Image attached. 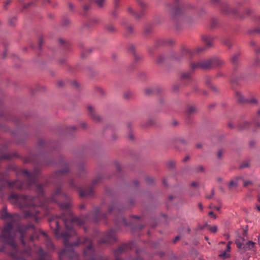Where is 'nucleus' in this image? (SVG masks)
Listing matches in <instances>:
<instances>
[{
    "mask_svg": "<svg viewBox=\"0 0 260 260\" xmlns=\"http://www.w3.org/2000/svg\"><path fill=\"white\" fill-rule=\"evenodd\" d=\"M212 67H220L223 66L225 63V62L222 60L221 59L218 57H213L212 58Z\"/></svg>",
    "mask_w": 260,
    "mask_h": 260,
    "instance_id": "15",
    "label": "nucleus"
},
{
    "mask_svg": "<svg viewBox=\"0 0 260 260\" xmlns=\"http://www.w3.org/2000/svg\"><path fill=\"white\" fill-rule=\"evenodd\" d=\"M128 138L129 140H133L134 139V135L132 133H130L128 135Z\"/></svg>",
    "mask_w": 260,
    "mask_h": 260,
    "instance_id": "53",
    "label": "nucleus"
},
{
    "mask_svg": "<svg viewBox=\"0 0 260 260\" xmlns=\"http://www.w3.org/2000/svg\"><path fill=\"white\" fill-rule=\"evenodd\" d=\"M12 155L7 152L6 147L0 149V161L3 160L10 159Z\"/></svg>",
    "mask_w": 260,
    "mask_h": 260,
    "instance_id": "12",
    "label": "nucleus"
},
{
    "mask_svg": "<svg viewBox=\"0 0 260 260\" xmlns=\"http://www.w3.org/2000/svg\"><path fill=\"white\" fill-rule=\"evenodd\" d=\"M152 31V27L150 26H147L144 28V32L147 35L150 33Z\"/></svg>",
    "mask_w": 260,
    "mask_h": 260,
    "instance_id": "32",
    "label": "nucleus"
},
{
    "mask_svg": "<svg viewBox=\"0 0 260 260\" xmlns=\"http://www.w3.org/2000/svg\"><path fill=\"white\" fill-rule=\"evenodd\" d=\"M102 179V176L101 175H98L92 181L91 185L85 188H81L78 187L75 183L74 180L73 179H71L69 180V183L70 188L78 191L81 198H89L93 196L94 190L93 187L99 183Z\"/></svg>",
    "mask_w": 260,
    "mask_h": 260,
    "instance_id": "4",
    "label": "nucleus"
},
{
    "mask_svg": "<svg viewBox=\"0 0 260 260\" xmlns=\"http://www.w3.org/2000/svg\"><path fill=\"white\" fill-rule=\"evenodd\" d=\"M38 253L41 256L39 260H45L44 256L45 255L46 253L42 248L40 247L38 249Z\"/></svg>",
    "mask_w": 260,
    "mask_h": 260,
    "instance_id": "24",
    "label": "nucleus"
},
{
    "mask_svg": "<svg viewBox=\"0 0 260 260\" xmlns=\"http://www.w3.org/2000/svg\"><path fill=\"white\" fill-rule=\"evenodd\" d=\"M146 181L148 183L150 184L153 182V179L150 177H147L146 178Z\"/></svg>",
    "mask_w": 260,
    "mask_h": 260,
    "instance_id": "42",
    "label": "nucleus"
},
{
    "mask_svg": "<svg viewBox=\"0 0 260 260\" xmlns=\"http://www.w3.org/2000/svg\"><path fill=\"white\" fill-rule=\"evenodd\" d=\"M95 3L99 7H102L105 4V0H95Z\"/></svg>",
    "mask_w": 260,
    "mask_h": 260,
    "instance_id": "30",
    "label": "nucleus"
},
{
    "mask_svg": "<svg viewBox=\"0 0 260 260\" xmlns=\"http://www.w3.org/2000/svg\"><path fill=\"white\" fill-rule=\"evenodd\" d=\"M19 232L21 235L20 241L23 246H25L24 239L27 235H30L29 240L32 241L35 239L39 238L41 235L45 238L46 245L49 250H53L54 246L51 240L47 236L43 231L37 230L35 226L31 224L20 225L18 228Z\"/></svg>",
    "mask_w": 260,
    "mask_h": 260,
    "instance_id": "2",
    "label": "nucleus"
},
{
    "mask_svg": "<svg viewBox=\"0 0 260 260\" xmlns=\"http://www.w3.org/2000/svg\"><path fill=\"white\" fill-rule=\"evenodd\" d=\"M1 218L2 219L13 220V215L7 212V207L6 206H4L1 210Z\"/></svg>",
    "mask_w": 260,
    "mask_h": 260,
    "instance_id": "11",
    "label": "nucleus"
},
{
    "mask_svg": "<svg viewBox=\"0 0 260 260\" xmlns=\"http://www.w3.org/2000/svg\"><path fill=\"white\" fill-rule=\"evenodd\" d=\"M24 252L26 254H28V255L30 254V248L29 247L26 248V249L24 251Z\"/></svg>",
    "mask_w": 260,
    "mask_h": 260,
    "instance_id": "50",
    "label": "nucleus"
},
{
    "mask_svg": "<svg viewBox=\"0 0 260 260\" xmlns=\"http://www.w3.org/2000/svg\"><path fill=\"white\" fill-rule=\"evenodd\" d=\"M125 28L127 35L133 34L135 31L134 27L131 25H125Z\"/></svg>",
    "mask_w": 260,
    "mask_h": 260,
    "instance_id": "21",
    "label": "nucleus"
},
{
    "mask_svg": "<svg viewBox=\"0 0 260 260\" xmlns=\"http://www.w3.org/2000/svg\"><path fill=\"white\" fill-rule=\"evenodd\" d=\"M115 241V231L114 229H111L108 232L104 234L103 238L99 240V243L100 244H109Z\"/></svg>",
    "mask_w": 260,
    "mask_h": 260,
    "instance_id": "9",
    "label": "nucleus"
},
{
    "mask_svg": "<svg viewBox=\"0 0 260 260\" xmlns=\"http://www.w3.org/2000/svg\"><path fill=\"white\" fill-rule=\"evenodd\" d=\"M159 43V45H164V44H167L168 45H171L174 43V42L171 39H168V40H160L158 42Z\"/></svg>",
    "mask_w": 260,
    "mask_h": 260,
    "instance_id": "22",
    "label": "nucleus"
},
{
    "mask_svg": "<svg viewBox=\"0 0 260 260\" xmlns=\"http://www.w3.org/2000/svg\"><path fill=\"white\" fill-rule=\"evenodd\" d=\"M87 110L88 114L90 115V117L93 120L96 122H100L101 121V117L98 114H96L94 108L92 106L90 105L88 106Z\"/></svg>",
    "mask_w": 260,
    "mask_h": 260,
    "instance_id": "10",
    "label": "nucleus"
},
{
    "mask_svg": "<svg viewBox=\"0 0 260 260\" xmlns=\"http://www.w3.org/2000/svg\"><path fill=\"white\" fill-rule=\"evenodd\" d=\"M236 98L237 101L241 104H248L252 105L257 106L259 103L258 101L254 97L250 98H245L241 93L239 91H236L235 93Z\"/></svg>",
    "mask_w": 260,
    "mask_h": 260,
    "instance_id": "7",
    "label": "nucleus"
},
{
    "mask_svg": "<svg viewBox=\"0 0 260 260\" xmlns=\"http://www.w3.org/2000/svg\"><path fill=\"white\" fill-rule=\"evenodd\" d=\"M255 144V142L254 141H251L250 142H249V145H250L251 147H253L254 146Z\"/></svg>",
    "mask_w": 260,
    "mask_h": 260,
    "instance_id": "62",
    "label": "nucleus"
},
{
    "mask_svg": "<svg viewBox=\"0 0 260 260\" xmlns=\"http://www.w3.org/2000/svg\"><path fill=\"white\" fill-rule=\"evenodd\" d=\"M70 23V21L67 19H64L63 21V24L64 25H67L68 24H69Z\"/></svg>",
    "mask_w": 260,
    "mask_h": 260,
    "instance_id": "51",
    "label": "nucleus"
},
{
    "mask_svg": "<svg viewBox=\"0 0 260 260\" xmlns=\"http://www.w3.org/2000/svg\"><path fill=\"white\" fill-rule=\"evenodd\" d=\"M192 70L197 69L207 70L212 68V58L207 60H201L197 62H192L190 64Z\"/></svg>",
    "mask_w": 260,
    "mask_h": 260,
    "instance_id": "6",
    "label": "nucleus"
},
{
    "mask_svg": "<svg viewBox=\"0 0 260 260\" xmlns=\"http://www.w3.org/2000/svg\"><path fill=\"white\" fill-rule=\"evenodd\" d=\"M204 169L203 166H200L196 168V172H203Z\"/></svg>",
    "mask_w": 260,
    "mask_h": 260,
    "instance_id": "41",
    "label": "nucleus"
},
{
    "mask_svg": "<svg viewBox=\"0 0 260 260\" xmlns=\"http://www.w3.org/2000/svg\"><path fill=\"white\" fill-rule=\"evenodd\" d=\"M13 228V223L9 222L5 225L3 229L1 238L3 244L0 246V252L6 253L14 258L17 259L22 254L11 235Z\"/></svg>",
    "mask_w": 260,
    "mask_h": 260,
    "instance_id": "1",
    "label": "nucleus"
},
{
    "mask_svg": "<svg viewBox=\"0 0 260 260\" xmlns=\"http://www.w3.org/2000/svg\"><path fill=\"white\" fill-rule=\"evenodd\" d=\"M202 40L205 43L206 45L208 47H211L212 45V39L210 37L208 36H203Z\"/></svg>",
    "mask_w": 260,
    "mask_h": 260,
    "instance_id": "19",
    "label": "nucleus"
},
{
    "mask_svg": "<svg viewBox=\"0 0 260 260\" xmlns=\"http://www.w3.org/2000/svg\"><path fill=\"white\" fill-rule=\"evenodd\" d=\"M11 3V0H7L4 3V8L7 9V6Z\"/></svg>",
    "mask_w": 260,
    "mask_h": 260,
    "instance_id": "43",
    "label": "nucleus"
},
{
    "mask_svg": "<svg viewBox=\"0 0 260 260\" xmlns=\"http://www.w3.org/2000/svg\"><path fill=\"white\" fill-rule=\"evenodd\" d=\"M254 64L255 66H259L260 64V59L258 58H256L254 61Z\"/></svg>",
    "mask_w": 260,
    "mask_h": 260,
    "instance_id": "49",
    "label": "nucleus"
},
{
    "mask_svg": "<svg viewBox=\"0 0 260 260\" xmlns=\"http://www.w3.org/2000/svg\"><path fill=\"white\" fill-rule=\"evenodd\" d=\"M128 50L131 52H132V53H133V54H135L136 53H135V47L134 45L131 44V45H129L128 47Z\"/></svg>",
    "mask_w": 260,
    "mask_h": 260,
    "instance_id": "34",
    "label": "nucleus"
},
{
    "mask_svg": "<svg viewBox=\"0 0 260 260\" xmlns=\"http://www.w3.org/2000/svg\"><path fill=\"white\" fill-rule=\"evenodd\" d=\"M209 215L213 216L215 218H216V216H215V215L214 214V212L213 211L209 212Z\"/></svg>",
    "mask_w": 260,
    "mask_h": 260,
    "instance_id": "61",
    "label": "nucleus"
},
{
    "mask_svg": "<svg viewBox=\"0 0 260 260\" xmlns=\"http://www.w3.org/2000/svg\"><path fill=\"white\" fill-rule=\"evenodd\" d=\"M220 0H211V2L213 4H217L219 2Z\"/></svg>",
    "mask_w": 260,
    "mask_h": 260,
    "instance_id": "64",
    "label": "nucleus"
},
{
    "mask_svg": "<svg viewBox=\"0 0 260 260\" xmlns=\"http://www.w3.org/2000/svg\"><path fill=\"white\" fill-rule=\"evenodd\" d=\"M209 230L211 232H213V233H215L217 230V228L216 226H210L209 227Z\"/></svg>",
    "mask_w": 260,
    "mask_h": 260,
    "instance_id": "40",
    "label": "nucleus"
},
{
    "mask_svg": "<svg viewBox=\"0 0 260 260\" xmlns=\"http://www.w3.org/2000/svg\"><path fill=\"white\" fill-rule=\"evenodd\" d=\"M16 21V19L15 18H12L10 21V23L12 24V25H14V22H15Z\"/></svg>",
    "mask_w": 260,
    "mask_h": 260,
    "instance_id": "63",
    "label": "nucleus"
},
{
    "mask_svg": "<svg viewBox=\"0 0 260 260\" xmlns=\"http://www.w3.org/2000/svg\"><path fill=\"white\" fill-rule=\"evenodd\" d=\"M148 125H152L154 123V119H150L148 120Z\"/></svg>",
    "mask_w": 260,
    "mask_h": 260,
    "instance_id": "55",
    "label": "nucleus"
},
{
    "mask_svg": "<svg viewBox=\"0 0 260 260\" xmlns=\"http://www.w3.org/2000/svg\"><path fill=\"white\" fill-rule=\"evenodd\" d=\"M252 11H253L252 9H251L250 8L246 9L245 10V12L246 13V15H250L252 13Z\"/></svg>",
    "mask_w": 260,
    "mask_h": 260,
    "instance_id": "46",
    "label": "nucleus"
},
{
    "mask_svg": "<svg viewBox=\"0 0 260 260\" xmlns=\"http://www.w3.org/2000/svg\"><path fill=\"white\" fill-rule=\"evenodd\" d=\"M145 92L146 94L149 95L153 92V90L151 88H148L145 89Z\"/></svg>",
    "mask_w": 260,
    "mask_h": 260,
    "instance_id": "38",
    "label": "nucleus"
},
{
    "mask_svg": "<svg viewBox=\"0 0 260 260\" xmlns=\"http://www.w3.org/2000/svg\"><path fill=\"white\" fill-rule=\"evenodd\" d=\"M134 57L135 62H137L138 61L141 60L142 58V57L140 55L136 53L134 54Z\"/></svg>",
    "mask_w": 260,
    "mask_h": 260,
    "instance_id": "31",
    "label": "nucleus"
},
{
    "mask_svg": "<svg viewBox=\"0 0 260 260\" xmlns=\"http://www.w3.org/2000/svg\"><path fill=\"white\" fill-rule=\"evenodd\" d=\"M137 3L141 9L140 13L135 12L131 7L127 8L128 13L133 15L137 20L140 19L144 14L145 9L147 6V4L141 0H138Z\"/></svg>",
    "mask_w": 260,
    "mask_h": 260,
    "instance_id": "8",
    "label": "nucleus"
},
{
    "mask_svg": "<svg viewBox=\"0 0 260 260\" xmlns=\"http://www.w3.org/2000/svg\"><path fill=\"white\" fill-rule=\"evenodd\" d=\"M87 124L85 122H82L81 123V127L82 128H85L86 127Z\"/></svg>",
    "mask_w": 260,
    "mask_h": 260,
    "instance_id": "58",
    "label": "nucleus"
},
{
    "mask_svg": "<svg viewBox=\"0 0 260 260\" xmlns=\"http://www.w3.org/2000/svg\"><path fill=\"white\" fill-rule=\"evenodd\" d=\"M175 4L169 3L167 4L165 7V11L175 19L180 18L186 23H190V18L185 14L187 9H192L193 6L190 4H188L182 7H180L177 4L178 0H175Z\"/></svg>",
    "mask_w": 260,
    "mask_h": 260,
    "instance_id": "3",
    "label": "nucleus"
},
{
    "mask_svg": "<svg viewBox=\"0 0 260 260\" xmlns=\"http://www.w3.org/2000/svg\"><path fill=\"white\" fill-rule=\"evenodd\" d=\"M164 59V57L163 56H160L157 59V62L158 63H161L163 61Z\"/></svg>",
    "mask_w": 260,
    "mask_h": 260,
    "instance_id": "45",
    "label": "nucleus"
},
{
    "mask_svg": "<svg viewBox=\"0 0 260 260\" xmlns=\"http://www.w3.org/2000/svg\"><path fill=\"white\" fill-rule=\"evenodd\" d=\"M210 88H211V89L213 90V91H217V88L216 87L213 86V85H210Z\"/></svg>",
    "mask_w": 260,
    "mask_h": 260,
    "instance_id": "59",
    "label": "nucleus"
},
{
    "mask_svg": "<svg viewBox=\"0 0 260 260\" xmlns=\"http://www.w3.org/2000/svg\"><path fill=\"white\" fill-rule=\"evenodd\" d=\"M204 50V48L198 47L194 50H191L187 48H183L180 54L175 56V58L178 60H182L184 58H190L196 54L202 52Z\"/></svg>",
    "mask_w": 260,
    "mask_h": 260,
    "instance_id": "5",
    "label": "nucleus"
},
{
    "mask_svg": "<svg viewBox=\"0 0 260 260\" xmlns=\"http://www.w3.org/2000/svg\"><path fill=\"white\" fill-rule=\"evenodd\" d=\"M259 118H260V108L258 109L255 116L253 117V118L252 119L253 124L257 127H260V120H259Z\"/></svg>",
    "mask_w": 260,
    "mask_h": 260,
    "instance_id": "17",
    "label": "nucleus"
},
{
    "mask_svg": "<svg viewBox=\"0 0 260 260\" xmlns=\"http://www.w3.org/2000/svg\"><path fill=\"white\" fill-rule=\"evenodd\" d=\"M115 167H116V170L118 171H119L120 170V168H121L120 165L118 162L115 163Z\"/></svg>",
    "mask_w": 260,
    "mask_h": 260,
    "instance_id": "48",
    "label": "nucleus"
},
{
    "mask_svg": "<svg viewBox=\"0 0 260 260\" xmlns=\"http://www.w3.org/2000/svg\"><path fill=\"white\" fill-rule=\"evenodd\" d=\"M236 244L237 245V247L241 250V252H243V247H244V243H241L239 241L237 240L236 241Z\"/></svg>",
    "mask_w": 260,
    "mask_h": 260,
    "instance_id": "28",
    "label": "nucleus"
},
{
    "mask_svg": "<svg viewBox=\"0 0 260 260\" xmlns=\"http://www.w3.org/2000/svg\"><path fill=\"white\" fill-rule=\"evenodd\" d=\"M252 184V182L251 181H246L244 183V186H247L249 184Z\"/></svg>",
    "mask_w": 260,
    "mask_h": 260,
    "instance_id": "54",
    "label": "nucleus"
},
{
    "mask_svg": "<svg viewBox=\"0 0 260 260\" xmlns=\"http://www.w3.org/2000/svg\"><path fill=\"white\" fill-rule=\"evenodd\" d=\"M191 185L192 187H198V186H199V183H198L197 182H193L191 183Z\"/></svg>",
    "mask_w": 260,
    "mask_h": 260,
    "instance_id": "52",
    "label": "nucleus"
},
{
    "mask_svg": "<svg viewBox=\"0 0 260 260\" xmlns=\"http://www.w3.org/2000/svg\"><path fill=\"white\" fill-rule=\"evenodd\" d=\"M239 53H236L232 56L231 58V61L235 70H237L239 65Z\"/></svg>",
    "mask_w": 260,
    "mask_h": 260,
    "instance_id": "13",
    "label": "nucleus"
},
{
    "mask_svg": "<svg viewBox=\"0 0 260 260\" xmlns=\"http://www.w3.org/2000/svg\"><path fill=\"white\" fill-rule=\"evenodd\" d=\"M222 10L223 12L226 14H236L237 13V9L235 8H232L229 5H225L223 6L222 8Z\"/></svg>",
    "mask_w": 260,
    "mask_h": 260,
    "instance_id": "14",
    "label": "nucleus"
},
{
    "mask_svg": "<svg viewBox=\"0 0 260 260\" xmlns=\"http://www.w3.org/2000/svg\"><path fill=\"white\" fill-rule=\"evenodd\" d=\"M249 32L250 34H260V28H256L250 30Z\"/></svg>",
    "mask_w": 260,
    "mask_h": 260,
    "instance_id": "33",
    "label": "nucleus"
},
{
    "mask_svg": "<svg viewBox=\"0 0 260 260\" xmlns=\"http://www.w3.org/2000/svg\"><path fill=\"white\" fill-rule=\"evenodd\" d=\"M214 189H212L211 191V194L209 196H206V198L209 199L212 198L214 196Z\"/></svg>",
    "mask_w": 260,
    "mask_h": 260,
    "instance_id": "44",
    "label": "nucleus"
},
{
    "mask_svg": "<svg viewBox=\"0 0 260 260\" xmlns=\"http://www.w3.org/2000/svg\"><path fill=\"white\" fill-rule=\"evenodd\" d=\"M255 245V243H254L251 241H249L247 242L246 243H244L243 252H244L247 250H253Z\"/></svg>",
    "mask_w": 260,
    "mask_h": 260,
    "instance_id": "16",
    "label": "nucleus"
},
{
    "mask_svg": "<svg viewBox=\"0 0 260 260\" xmlns=\"http://www.w3.org/2000/svg\"><path fill=\"white\" fill-rule=\"evenodd\" d=\"M249 123L248 122H245L243 123V125H241V124H240L239 126L240 129H244L249 127Z\"/></svg>",
    "mask_w": 260,
    "mask_h": 260,
    "instance_id": "35",
    "label": "nucleus"
},
{
    "mask_svg": "<svg viewBox=\"0 0 260 260\" xmlns=\"http://www.w3.org/2000/svg\"><path fill=\"white\" fill-rule=\"evenodd\" d=\"M131 93H125L124 94V98L125 99H128L131 96Z\"/></svg>",
    "mask_w": 260,
    "mask_h": 260,
    "instance_id": "56",
    "label": "nucleus"
},
{
    "mask_svg": "<svg viewBox=\"0 0 260 260\" xmlns=\"http://www.w3.org/2000/svg\"><path fill=\"white\" fill-rule=\"evenodd\" d=\"M232 243V241L228 242L227 245H226V248L228 249V251H231V245Z\"/></svg>",
    "mask_w": 260,
    "mask_h": 260,
    "instance_id": "47",
    "label": "nucleus"
},
{
    "mask_svg": "<svg viewBox=\"0 0 260 260\" xmlns=\"http://www.w3.org/2000/svg\"><path fill=\"white\" fill-rule=\"evenodd\" d=\"M222 43L226 45V46L229 47V48L231 47L232 46V43L231 40L229 39H224L222 41Z\"/></svg>",
    "mask_w": 260,
    "mask_h": 260,
    "instance_id": "27",
    "label": "nucleus"
},
{
    "mask_svg": "<svg viewBox=\"0 0 260 260\" xmlns=\"http://www.w3.org/2000/svg\"><path fill=\"white\" fill-rule=\"evenodd\" d=\"M181 80L183 82L187 83L191 80V76L189 73H183L181 74Z\"/></svg>",
    "mask_w": 260,
    "mask_h": 260,
    "instance_id": "18",
    "label": "nucleus"
},
{
    "mask_svg": "<svg viewBox=\"0 0 260 260\" xmlns=\"http://www.w3.org/2000/svg\"><path fill=\"white\" fill-rule=\"evenodd\" d=\"M230 252V251H228V249L226 248L224 251L221 252L219 256L223 259L229 258L231 256Z\"/></svg>",
    "mask_w": 260,
    "mask_h": 260,
    "instance_id": "20",
    "label": "nucleus"
},
{
    "mask_svg": "<svg viewBox=\"0 0 260 260\" xmlns=\"http://www.w3.org/2000/svg\"><path fill=\"white\" fill-rule=\"evenodd\" d=\"M196 111V107L194 106H189L186 110L187 113L189 114H191L195 112Z\"/></svg>",
    "mask_w": 260,
    "mask_h": 260,
    "instance_id": "25",
    "label": "nucleus"
},
{
    "mask_svg": "<svg viewBox=\"0 0 260 260\" xmlns=\"http://www.w3.org/2000/svg\"><path fill=\"white\" fill-rule=\"evenodd\" d=\"M238 185L237 182L232 180L229 184V187L230 189H232L233 187H236Z\"/></svg>",
    "mask_w": 260,
    "mask_h": 260,
    "instance_id": "29",
    "label": "nucleus"
},
{
    "mask_svg": "<svg viewBox=\"0 0 260 260\" xmlns=\"http://www.w3.org/2000/svg\"><path fill=\"white\" fill-rule=\"evenodd\" d=\"M217 23H218V21L215 19H213L212 20V21L211 22V26L212 27H214L216 26Z\"/></svg>",
    "mask_w": 260,
    "mask_h": 260,
    "instance_id": "36",
    "label": "nucleus"
},
{
    "mask_svg": "<svg viewBox=\"0 0 260 260\" xmlns=\"http://www.w3.org/2000/svg\"><path fill=\"white\" fill-rule=\"evenodd\" d=\"M249 166V164L248 162L247 161H245V162H244L243 163H242L241 166H240V168H247V167H248Z\"/></svg>",
    "mask_w": 260,
    "mask_h": 260,
    "instance_id": "37",
    "label": "nucleus"
},
{
    "mask_svg": "<svg viewBox=\"0 0 260 260\" xmlns=\"http://www.w3.org/2000/svg\"><path fill=\"white\" fill-rule=\"evenodd\" d=\"M107 30L110 32H114L116 31V29L112 24H108L106 26Z\"/></svg>",
    "mask_w": 260,
    "mask_h": 260,
    "instance_id": "26",
    "label": "nucleus"
},
{
    "mask_svg": "<svg viewBox=\"0 0 260 260\" xmlns=\"http://www.w3.org/2000/svg\"><path fill=\"white\" fill-rule=\"evenodd\" d=\"M69 8L70 10L72 11L74 9V5L71 3H69Z\"/></svg>",
    "mask_w": 260,
    "mask_h": 260,
    "instance_id": "60",
    "label": "nucleus"
},
{
    "mask_svg": "<svg viewBox=\"0 0 260 260\" xmlns=\"http://www.w3.org/2000/svg\"><path fill=\"white\" fill-rule=\"evenodd\" d=\"M38 146L40 149L42 148H47L48 147V145L44 140H40L38 142Z\"/></svg>",
    "mask_w": 260,
    "mask_h": 260,
    "instance_id": "23",
    "label": "nucleus"
},
{
    "mask_svg": "<svg viewBox=\"0 0 260 260\" xmlns=\"http://www.w3.org/2000/svg\"><path fill=\"white\" fill-rule=\"evenodd\" d=\"M43 44V39L42 38H40V40H39V48H40L41 46Z\"/></svg>",
    "mask_w": 260,
    "mask_h": 260,
    "instance_id": "57",
    "label": "nucleus"
},
{
    "mask_svg": "<svg viewBox=\"0 0 260 260\" xmlns=\"http://www.w3.org/2000/svg\"><path fill=\"white\" fill-rule=\"evenodd\" d=\"M168 165L169 167H170L171 168H173L175 166V162L174 161H172V160L168 162Z\"/></svg>",
    "mask_w": 260,
    "mask_h": 260,
    "instance_id": "39",
    "label": "nucleus"
}]
</instances>
